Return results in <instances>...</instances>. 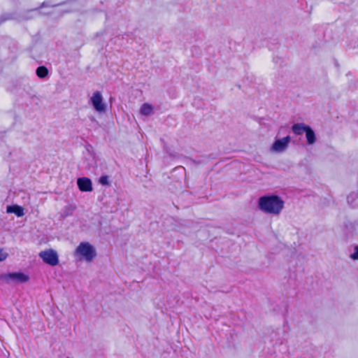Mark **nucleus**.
<instances>
[{"label": "nucleus", "mask_w": 358, "mask_h": 358, "mask_svg": "<svg viewBox=\"0 0 358 358\" xmlns=\"http://www.w3.org/2000/svg\"><path fill=\"white\" fill-rule=\"evenodd\" d=\"M284 201L277 195H266L258 200V207L264 213L278 215L284 208Z\"/></svg>", "instance_id": "1"}, {"label": "nucleus", "mask_w": 358, "mask_h": 358, "mask_svg": "<svg viewBox=\"0 0 358 358\" xmlns=\"http://www.w3.org/2000/svg\"><path fill=\"white\" fill-rule=\"evenodd\" d=\"M75 255L78 257L80 261L92 262L96 253L94 248L88 242L80 243L75 251Z\"/></svg>", "instance_id": "2"}, {"label": "nucleus", "mask_w": 358, "mask_h": 358, "mask_svg": "<svg viewBox=\"0 0 358 358\" xmlns=\"http://www.w3.org/2000/svg\"><path fill=\"white\" fill-rule=\"evenodd\" d=\"M39 257L43 261L50 266H56L59 264V258L57 252L52 249L41 251Z\"/></svg>", "instance_id": "3"}, {"label": "nucleus", "mask_w": 358, "mask_h": 358, "mask_svg": "<svg viewBox=\"0 0 358 358\" xmlns=\"http://www.w3.org/2000/svg\"><path fill=\"white\" fill-rule=\"evenodd\" d=\"M0 279L8 283L11 282H25L28 281L29 277L22 273H10L1 274Z\"/></svg>", "instance_id": "4"}, {"label": "nucleus", "mask_w": 358, "mask_h": 358, "mask_svg": "<svg viewBox=\"0 0 358 358\" xmlns=\"http://www.w3.org/2000/svg\"><path fill=\"white\" fill-rule=\"evenodd\" d=\"M90 103L96 111L99 113L106 112V105L103 102V96L100 92L96 91L93 93L90 98Z\"/></svg>", "instance_id": "5"}, {"label": "nucleus", "mask_w": 358, "mask_h": 358, "mask_svg": "<svg viewBox=\"0 0 358 358\" xmlns=\"http://www.w3.org/2000/svg\"><path fill=\"white\" fill-rule=\"evenodd\" d=\"M291 141V138L289 136H287L284 138L277 139L273 143L271 151L277 153H281L285 152L288 148Z\"/></svg>", "instance_id": "6"}, {"label": "nucleus", "mask_w": 358, "mask_h": 358, "mask_svg": "<svg viewBox=\"0 0 358 358\" xmlns=\"http://www.w3.org/2000/svg\"><path fill=\"white\" fill-rule=\"evenodd\" d=\"M77 185L82 192H92L93 189L92 181L88 178H79L77 180Z\"/></svg>", "instance_id": "7"}, {"label": "nucleus", "mask_w": 358, "mask_h": 358, "mask_svg": "<svg viewBox=\"0 0 358 358\" xmlns=\"http://www.w3.org/2000/svg\"><path fill=\"white\" fill-rule=\"evenodd\" d=\"M6 212L8 213H14L17 217H22L24 215L23 208L17 205L8 206L6 208Z\"/></svg>", "instance_id": "8"}, {"label": "nucleus", "mask_w": 358, "mask_h": 358, "mask_svg": "<svg viewBox=\"0 0 358 358\" xmlns=\"http://www.w3.org/2000/svg\"><path fill=\"white\" fill-rule=\"evenodd\" d=\"M308 127L309 126L306 125L303 123H296L293 124L292 130L296 135H301L306 132Z\"/></svg>", "instance_id": "9"}, {"label": "nucleus", "mask_w": 358, "mask_h": 358, "mask_svg": "<svg viewBox=\"0 0 358 358\" xmlns=\"http://www.w3.org/2000/svg\"><path fill=\"white\" fill-rule=\"evenodd\" d=\"M305 133H306L307 143L308 145L314 144L316 142L317 138H316L314 131L311 129V127H309Z\"/></svg>", "instance_id": "10"}, {"label": "nucleus", "mask_w": 358, "mask_h": 358, "mask_svg": "<svg viewBox=\"0 0 358 358\" xmlns=\"http://www.w3.org/2000/svg\"><path fill=\"white\" fill-rule=\"evenodd\" d=\"M141 113L143 115L149 116L153 114L154 107L149 103H143L141 107Z\"/></svg>", "instance_id": "11"}, {"label": "nucleus", "mask_w": 358, "mask_h": 358, "mask_svg": "<svg viewBox=\"0 0 358 358\" xmlns=\"http://www.w3.org/2000/svg\"><path fill=\"white\" fill-rule=\"evenodd\" d=\"M348 203L352 207L355 208L358 206V193L351 192L347 197Z\"/></svg>", "instance_id": "12"}, {"label": "nucleus", "mask_w": 358, "mask_h": 358, "mask_svg": "<svg viewBox=\"0 0 358 358\" xmlns=\"http://www.w3.org/2000/svg\"><path fill=\"white\" fill-rule=\"evenodd\" d=\"M36 73L38 78H44L48 76V70L45 66H41L36 69Z\"/></svg>", "instance_id": "13"}, {"label": "nucleus", "mask_w": 358, "mask_h": 358, "mask_svg": "<svg viewBox=\"0 0 358 358\" xmlns=\"http://www.w3.org/2000/svg\"><path fill=\"white\" fill-rule=\"evenodd\" d=\"M99 182L102 185H109V180L108 176H102L100 177Z\"/></svg>", "instance_id": "14"}, {"label": "nucleus", "mask_w": 358, "mask_h": 358, "mask_svg": "<svg viewBox=\"0 0 358 358\" xmlns=\"http://www.w3.org/2000/svg\"><path fill=\"white\" fill-rule=\"evenodd\" d=\"M350 257L353 260H358V245L354 247L353 252L350 254Z\"/></svg>", "instance_id": "15"}, {"label": "nucleus", "mask_w": 358, "mask_h": 358, "mask_svg": "<svg viewBox=\"0 0 358 358\" xmlns=\"http://www.w3.org/2000/svg\"><path fill=\"white\" fill-rule=\"evenodd\" d=\"M7 257V254L3 252L2 250L0 249V262L3 261Z\"/></svg>", "instance_id": "16"}, {"label": "nucleus", "mask_w": 358, "mask_h": 358, "mask_svg": "<svg viewBox=\"0 0 358 358\" xmlns=\"http://www.w3.org/2000/svg\"><path fill=\"white\" fill-rule=\"evenodd\" d=\"M7 20V18L4 17L3 16H1L0 17V24L3 22H5Z\"/></svg>", "instance_id": "17"}, {"label": "nucleus", "mask_w": 358, "mask_h": 358, "mask_svg": "<svg viewBox=\"0 0 358 358\" xmlns=\"http://www.w3.org/2000/svg\"><path fill=\"white\" fill-rule=\"evenodd\" d=\"M47 6H48V5L46 4V3H45V2H43V3L41 4V7H40V8H41L47 7Z\"/></svg>", "instance_id": "18"}, {"label": "nucleus", "mask_w": 358, "mask_h": 358, "mask_svg": "<svg viewBox=\"0 0 358 358\" xmlns=\"http://www.w3.org/2000/svg\"><path fill=\"white\" fill-rule=\"evenodd\" d=\"M66 358H70V357H66Z\"/></svg>", "instance_id": "19"}]
</instances>
